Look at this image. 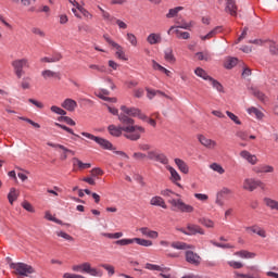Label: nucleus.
Returning <instances> with one entry per match:
<instances>
[{
	"instance_id": "2",
	"label": "nucleus",
	"mask_w": 278,
	"mask_h": 278,
	"mask_svg": "<svg viewBox=\"0 0 278 278\" xmlns=\"http://www.w3.org/2000/svg\"><path fill=\"white\" fill-rule=\"evenodd\" d=\"M10 268L14 270V275H20L21 277H29L35 273L34 267L25 263H11Z\"/></svg>"
},
{
	"instance_id": "33",
	"label": "nucleus",
	"mask_w": 278,
	"mask_h": 278,
	"mask_svg": "<svg viewBox=\"0 0 278 278\" xmlns=\"http://www.w3.org/2000/svg\"><path fill=\"white\" fill-rule=\"evenodd\" d=\"M264 203L269 210H276L278 212V201L270 198H265Z\"/></svg>"
},
{
	"instance_id": "53",
	"label": "nucleus",
	"mask_w": 278,
	"mask_h": 278,
	"mask_svg": "<svg viewBox=\"0 0 278 278\" xmlns=\"http://www.w3.org/2000/svg\"><path fill=\"white\" fill-rule=\"evenodd\" d=\"M161 194H162V197H167L168 199H170V197H173V194L175 195V197H180L179 195V193H175L173 190H170V189H164V190H162L161 191Z\"/></svg>"
},
{
	"instance_id": "30",
	"label": "nucleus",
	"mask_w": 278,
	"mask_h": 278,
	"mask_svg": "<svg viewBox=\"0 0 278 278\" xmlns=\"http://www.w3.org/2000/svg\"><path fill=\"white\" fill-rule=\"evenodd\" d=\"M74 166H78L80 170H86V168H91L92 164L84 163L81 160L74 157L73 159Z\"/></svg>"
},
{
	"instance_id": "39",
	"label": "nucleus",
	"mask_w": 278,
	"mask_h": 278,
	"mask_svg": "<svg viewBox=\"0 0 278 278\" xmlns=\"http://www.w3.org/2000/svg\"><path fill=\"white\" fill-rule=\"evenodd\" d=\"M184 10V7H176L174 9H170L168 13L166 14V18H175L176 14H179Z\"/></svg>"
},
{
	"instance_id": "52",
	"label": "nucleus",
	"mask_w": 278,
	"mask_h": 278,
	"mask_svg": "<svg viewBox=\"0 0 278 278\" xmlns=\"http://www.w3.org/2000/svg\"><path fill=\"white\" fill-rule=\"evenodd\" d=\"M228 266H230V268H235L236 270L244 268V264L238 261H228Z\"/></svg>"
},
{
	"instance_id": "60",
	"label": "nucleus",
	"mask_w": 278,
	"mask_h": 278,
	"mask_svg": "<svg viewBox=\"0 0 278 278\" xmlns=\"http://www.w3.org/2000/svg\"><path fill=\"white\" fill-rule=\"evenodd\" d=\"M132 157H134L135 160L142 161V160H147V154L141 153V152H135V153L132 154Z\"/></svg>"
},
{
	"instance_id": "21",
	"label": "nucleus",
	"mask_w": 278,
	"mask_h": 278,
	"mask_svg": "<svg viewBox=\"0 0 278 278\" xmlns=\"http://www.w3.org/2000/svg\"><path fill=\"white\" fill-rule=\"evenodd\" d=\"M172 249H177L178 251H188V249H194L193 245H190L186 242H181V241H175L172 242L170 244Z\"/></svg>"
},
{
	"instance_id": "19",
	"label": "nucleus",
	"mask_w": 278,
	"mask_h": 278,
	"mask_svg": "<svg viewBox=\"0 0 278 278\" xmlns=\"http://www.w3.org/2000/svg\"><path fill=\"white\" fill-rule=\"evenodd\" d=\"M226 12L230 16H238V7H236V0H227Z\"/></svg>"
},
{
	"instance_id": "36",
	"label": "nucleus",
	"mask_w": 278,
	"mask_h": 278,
	"mask_svg": "<svg viewBox=\"0 0 278 278\" xmlns=\"http://www.w3.org/2000/svg\"><path fill=\"white\" fill-rule=\"evenodd\" d=\"M8 199L11 205L14 204V201H16V199H18V192L16 191L15 188H11L9 194H8Z\"/></svg>"
},
{
	"instance_id": "51",
	"label": "nucleus",
	"mask_w": 278,
	"mask_h": 278,
	"mask_svg": "<svg viewBox=\"0 0 278 278\" xmlns=\"http://www.w3.org/2000/svg\"><path fill=\"white\" fill-rule=\"evenodd\" d=\"M175 34H177V38H182V40L190 39V33L188 31H181L179 29H175Z\"/></svg>"
},
{
	"instance_id": "20",
	"label": "nucleus",
	"mask_w": 278,
	"mask_h": 278,
	"mask_svg": "<svg viewBox=\"0 0 278 278\" xmlns=\"http://www.w3.org/2000/svg\"><path fill=\"white\" fill-rule=\"evenodd\" d=\"M140 233H142V236H146V238H152V240H155L160 237V233L155 230H151L147 227H142L139 229Z\"/></svg>"
},
{
	"instance_id": "63",
	"label": "nucleus",
	"mask_w": 278,
	"mask_h": 278,
	"mask_svg": "<svg viewBox=\"0 0 278 278\" xmlns=\"http://www.w3.org/2000/svg\"><path fill=\"white\" fill-rule=\"evenodd\" d=\"M194 197L199 201H207V199H208L207 194H205V193H195Z\"/></svg>"
},
{
	"instance_id": "17",
	"label": "nucleus",
	"mask_w": 278,
	"mask_h": 278,
	"mask_svg": "<svg viewBox=\"0 0 278 278\" xmlns=\"http://www.w3.org/2000/svg\"><path fill=\"white\" fill-rule=\"evenodd\" d=\"M61 105L64 110H67V112H75V110H77V101L71 98L65 99Z\"/></svg>"
},
{
	"instance_id": "32",
	"label": "nucleus",
	"mask_w": 278,
	"mask_h": 278,
	"mask_svg": "<svg viewBox=\"0 0 278 278\" xmlns=\"http://www.w3.org/2000/svg\"><path fill=\"white\" fill-rule=\"evenodd\" d=\"M194 74L198 77H201L202 79H204L205 81H210V79L212 78V76L207 75V72H205V70L201 67L195 68Z\"/></svg>"
},
{
	"instance_id": "46",
	"label": "nucleus",
	"mask_w": 278,
	"mask_h": 278,
	"mask_svg": "<svg viewBox=\"0 0 278 278\" xmlns=\"http://www.w3.org/2000/svg\"><path fill=\"white\" fill-rule=\"evenodd\" d=\"M195 58H198V60L200 61H205V62H210V60L212 59L210 56V52H198L195 53Z\"/></svg>"
},
{
	"instance_id": "58",
	"label": "nucleus",
	"mask_w": 278,
	"mask_h": 278,
	"mask_svg": "<svg viewBox=\"0 0 278 278\" xmlns=\"http://www.w3.org/2000/svg\"><path fill=\"white\" fill-rule=\"evenodd\" d=\"M20 121H25V123H29V125H31L33 127H35L36 129H40V124L31 121L30 118L27 117H20Z\"/></svg>"
},
{
	"instance_id": "14",
	"label": "nucleus",
	"mask_w": 278,
	"mask_h": 278,
	"mask_svg": "<svg viewBox=\"0 0 278 278\" xmlns=\"http://www.w3.org/2000/svg\"><path fill=\"white\" fill-rule=\"evenodd\" d=\"M240 157H242V160H247V162L249 164H252V166H255V164H257V162H258L257 156L254 154H251V152H249L247 150H242L240 152Z\"/></svg>"
},
{
	"instance_id": "31",
	"label": "nucleus",
	"mask_w": 278,
	"mask_h": 278,
	"mask_svg": "<svg viewBox=\"0 0 278 278\" xmlns=\"http://www.w3.org/2000/svg\"><path fill=\"white\" fill-rule=\"evenodd\" d=\"M164 58H165L166 62H169V64H175V62H177L175 54H173V49H170V48L165 50Z\"/></svg>"
},
{
	"instance_id": "56",
	"label": "nucleus",
	"mask_w": 278,
	"mask_h": 278,
	"mask_svg": "<svg viewBox=\"0 0 278 278\" xmlns=\"http://www.w3.org/2000/svg\"><path fill=\"white\" fill-rule=\"evenodd\" d=\"M59 121H63L64 123H66V125H71V127H75L76 125L75 121H73V118L68 116H61Z\"/></svg>"
},
{
	"instance_id": "41",
	"label": "nucleus",
	"mask_w": 278,
	"mask_h": 278,
	"mask_svg": "<svg viewBox=\"0 0 278 278\" xmlns=\"http://www.w3.org/2000/svg\"><path fill=\"white\" fill-rule=\"evenodd\" d=\"M148 92V99H153V97H155V94H160L161 97H166V99H170V97L166 96V93L157 90H151V89H147Z\"/></svg>"
},
{
	"instance_id": "47",
	"label": "nucleus",
	"mask_w": 278,
	"mask_h": 278,
	"mask_svg": "<svg viewBox=\"0 0 278 278\" xmlns=\"http://www.w3.org/2000/svg\"><path fill=\"white\" fill-rule=\"evenodd\" d=\"M55 127H60L61 129H64V131H67V134H71L72 136H75V138H79V135L75 134L73 129H71L68 126H64L60 123H54Z\"/></svg>"
},
{
	"instance_id": "64",
	"label": "nucleus",
	"mask_w": 278,
	"mask_h": 278,
	"mask_svg": "<svg viewBox=\"0 0 278 278\" xmlns=\"http://www.w3.org/2000/svg\"><path fill=\"white\" fill-rule=\"evenodd\" d=\"M157 153H159L157 150L149 151L148 154H147L148 160H152L153 161Z\"/></svg>"
},
{
	"instance_id": "7",
	"label": "nucleus",
	"mask_w": 278,
	"mask_h": 278,
	"mask_svg": "<svg viewBox=\"0 0 278 278\" xmlns=\"http://www.w3.org/2000/svg\"><path fill=\"white\" fill-rule=\"evenodd\" d=\"M103 38L104 40H106L108 45L115 49V55L118 58V60L127 61V58H125V51H123V47L121 45L112 40V38H110V35H104Z\"/></svg>"
},
{
	"instance_id": "42",
	"label": "nucleus",
	"mask_w": 278,
	"mask_h": 278,
	"mask_svg": "<svg viewBox=\"0 0 278 278\" xmlns=\"http://www.w3.org/2000/svg\"><path fill=\"white\" fill-rule=\"evenodd\" d=\"M210 168L215 173H218V175H225V168H223L218 163H212Z\"/></svg>"
},
{
	"instance_id": "22",
	"label": "nucleus",
	"mask_w": 278,
	"mask_h": 278,
	"mask_svg": "<svg viewBox=\"0 0 278 278\" xmlns=\"http://www.w3.org/2000/svg\"><path fill=\"white\" fill-rule=\"evenodd\" d=\"M247 112L248 114H250V116H255V118H257L258 121H262L264 118V113L255 106L249 108Z\"/></svg>"
},
{
	"instance_id": "28",
	"label": "nucleus",
	"mask_w": 278,
	"mask_h": 278,
	"mask_svg": "<svg viewBox=\"0 0 278 278\" xmlns=\"http://www.w3.org/2000/svg\"><path fill=\"white\" fill-rule=\"evenodd\" d=\"M220 31H223V27L217 26L205 36H200V38L201 40H210L211 38H214V36H216L217 34H220Z\"/></svg>"
},
{
	"instance_id": "29",
	"label": "nucleus",
	"mask_w": 278,
	"mask_h": 278,
	"mask_svg": "<svg viewBox=\"0 0 278 278\" xmlns=\"http://www.w3.org/2000/svg\"><path fill=\"white\" fill-rule=\"evenodd\" d=\"M238 65V58L229 56L225 60L224 66L228 71Z\"/></svg>"
},
{
	"instance_id": "43",
	"label": "nucleus",
	"mask_w": 278,
	"mask_h": 278,
	"mask_svg": "<svg viewBox=\"0 0 278 278\" xmlns=\"http://www.w3.org/2000/svg\"><path fill=\"white\" fill-rule=\"evenodd\" d=\"M55 235L59 238H63L64 240H67V242H75V238H73V236H71L64 231H56Z\"/></svg>"
},
{
	"instance_id": "23",
	"label": "nucleus",
	"mask_w": 278,
	"mask_h": 278,
	"mask_svg": "<svg viewBox=\"0 0 278 278\" xmlns=\"http://www.w3.org/2000/svg\"><path fill=\"white\" fill-rule=\"evenodd\" d=\"M149 45H160L162 42V35L152 33L147 37Z\"/></svg>"
},
{
	"instance_id": "54",
	"label": "nucleus",
	"mask_w": 278,
	"mask_h": 278,
	"mask_svg": "<svg viewBox=\"0 0 278 278\" xmlns=\"http://www.w3.org/2000/svg\"><path fill=\"white\" fill-rule=\"evenodd\" d=\"M77 10H79L83 14V16H85V18H92V14L90 12H88V10H86L84 7L77 4Z\"/></svg>"
},
{
	"instance_id": "62",
	"label": "nucleus",
	"mask_w": 278,
	"mask_h": 278,
	"mask_svg": "<svg viewBox=\"0 0 278 278\" xmlns=\"http://www.w3.org/2000/svg\"><path fill=\"white\" fill-rule=\"evenodd\" d=\"M22 206L24 207V210H26V212H31V213L35 212L34 206L29 202L22 203Z\"/></svg>"
},
{
	"instance_id": "38",
	"label": "nucleus",
	"mask_w": 278,
	"mask_h": 278,
	"mask_svg": "<svg viewBox=\"0 0 278 278\" xmlns=\"http://www.w3.org/2000/svg\"><path fill=\"white\" fill-rule=\"evenodd\" d=\"M208 81H210L211 86H213V88H215V90H217V92H224L223 85L220 83H218V80L211 77L208 79Z\"/></svg>"
},
{
	"instance_id": "37",
	"label": "nucleus",
	"mask_w": 278,
	"mask_h": 278,
	"mask_svg": "<svg viewBox=\"0 0 278 278\" xmlns=\"http://www.w3.org/2000/svg\"><path fill=\"white\" fill-rule=\"evenodd\" d=\"M98 10H100L102 17L104 18V21H108L109 23H112V21H116V18H114V16H112L110 14V12L104 11L103 8L98 5Z\"/></svg>"
},
{
	"instance_id": "40",
	"label": "nucleus",
	"mask_w": 278,
	"mask_h": 278,
	"mask_svg": "<svg viewBox=\"0 0 278 278\" xmlns=\"http://www.w3.org/2000/svg\"><path fill=\"white\" fill-rule=\"evenodd\" d=\"M101 236H103L104 238H110L111 240H118V238H123V232H102Z\"/></svg>"
},
{
	"instance_id": "57",
	"label": "nucleus",
	"mask_w": 278,
	"mask_h": 278,
	"mask_svg": "<svg viewBox=\"0 0 278 278\" xmlns=\"http://www.w3.org/2000/svg\"><path fill=\"white\" fill-rule=\"evenodd\" d=\"M201 225H203L204 227H207L208 229L214 228V223L212 222V219H200Z\"/></svg>"
},
{
	"instance_id": "1",
	"label": "nucleus",
	"mask_w": 278,
	"mask_h": 278,
	"mask_svg": "<svg viewBox=\"0 0 278 278\" xmlns=\"http://www.w3.org/2000/svg\"><path fill=\"white\" fill-rule=\"evenodd\" d=\"M118 121L121 122L123 127H118L116 125H110L108 127V131L111 136H114L115 138H121L123 136L124 131V138H127V140H131L132 142H136L142 138V134H144V127L135 125L134 118L125 115L119 114Z\"/></svg>"
},
{
	"instance_id": "61",
	"label": "nucleus",
	"mask_w": 278,
	"mask_h": 278,
	"mask_svg": "<svg viewBox=\"0 0 278 278\" xmlns=\"http://www.w3.org/2000/svg\"><path fill=\"white\" fill-rule=\"evenodd\" d=\"M152 68L154 71H160V73L164 71V66L160 65L155 60L152 61Z\"/></svg>"
},
{
	"instance_id": "45",
	"label": "nucleus",
	"mask_w": 278,
	"mask_h": 278,
	"mask_svg": "<svg viewBox=\"0 0 278 278\" xmlns=\"http://www.w3.org/2000/svg\"><path fill=\"white\" fill-rule=\"evenodd\" d=\"M115 244L117 247H129V244H134V238L132 239H119L115 241Z\"/></svg>"
},
{
	"instance_id": "6",
	"label": "nucleus",
	"mask_w": 278,
	"mask_h": 278,
	"mask_svg": "<svg viewBox=\"0 0 278 278\" xmlns=\"http://www.w3.org/2000/svg\"><path fill=\"white\" fill-rule=\"evenodd\" d=\"M168 204L172 205V207H176L178 212L186 214H192V212H194V206L186 204V202H184L181 199H169Z\"/></svg>"
},
{
	"instance_id": "44",
	"label": "nucleus",
	"mask_w": 278,
	"mask_h": 278,
	"mask_svg": "<svg viewBox=\"0 0 278 278\" xmlns=\"http://www.w3.org/2000/svg\"><path fill=\"white\" fill-rule=\"evenodd\" d=\"M100 266H101V268H104L105 271H108L109 277L114 276V274L116 273V270H115L113 265L101 264Z\"/></svg>"
},
{
	"instance_id": "48",
	"label": "nucleus",
	"mask_w": 278,
	"mask_h": 278,
	"mask_svg": "<svg viewBox=\"0 0 278 278\" xmlns=\"http://www.w3.org/2000/svg\"><path fill=\"white\" fill-rule=\"evenodd\" d=\"M126 38H127L128 42H130V45L132 47H138V38H136V35H134L131 33H128L126 35Z\"/></svg>"
},
{
	"instance_id": "15",
	"label": "nucleus",
	"mask_w": 278,
	"mask_h": 278,
	"mask_svg": "<svg viewBox=\"0 0 278 278\" xmlns=\"http://www.w3.org/2000/svg\"><path fill=\"white\" fill-rule=\"evenodd\" d=\"M187 231L188 236H197V233H200V236H205V230H203L201 226L194 224H188Z\"/></svg>"
},
{
	"instance_id": "3",
	"label": "nucleus",
	"mask_w": 278,
	"mask_h": 278,
	"mask_svg": "<svg viewBox=\"0 0 278 278\" xmlns=\"http://www.w3.org/2000/svg\"><path fill=\"white\" fill-rule=\"evenodd\" d=\"M11 66L13 67L17 79H21V77L25 75V71L23 68H29V60L26 58L14 60L12 61Z\"/></svg>"
},
{
	"instance_id": "26",
	"label": "nucleus",
	"mask_w": 278,
	"mask_h": 278,
	"mask_svg": "<svg viewBox=\"0 0 278 278\" xmlns=\"http://www.w3.org/2000/svg\"><path fill=\"white\" fill-rule=\"evenodd\" d=\"M235 255H237V257H241L242 260H253L256 254L247 250H241L236 252Z\"/></svg>"
},
{
	"instance_id": "18",
	"label": "nucleus",
	"mask_w": 278,
	"mask_h": 278,
	"mask_svg": "<svg viewBox=\"0 0 278 278\" xmlns=\"http://www.w3.org/2000/svg\"><path fill=\"white\" fill-rule=\"evenodd\" d=\"M167 170L170 173V181H173V184H176L178 188H181V184L177 182V181H181V176L179 175V173H177V169L174 167L167 166Z\"/></svg>"
},
{
	"instance_id": "50",
	"label": "nucleus",
	"mask_w": 278,
	"mask_h": 278,
	"mask_svg": "<svg viewBox=\"0 0 278 278\" xmlns=\"http://www.w3.org/2000/svg\"><path fill=\"white\" fill-rule=\"evenodd\" d=\"M51 112H53L54 114H59V116H66V111H64L62 108L56 106V105H52L50 108Z\"/></svg>"
},
{
	"instance_id": "5",
	"label": "nucleus",
	"mask_w": 278,
	"mask_h": 278,
	"mask_svg": "<svg viewBox=\"0 0 278 278\" xmlns=\"http://www.w3.org/2000/svg\"><path fill=\"white\" fill-rule=\"evenodd\" d=\"M72 270H74V273H87L88 275H91V277H101L102 275L101 271H99L97 268H93L88 262L74 265Z\"/></svg>"
},
{
	"instance_id": "27",
	"label": "nucleus",
	"mask_w": 278,
	"mask_h": 278,
	"mask_svg": "<svg viewBox=\"0 0 278 278\" xmlns=\"http://www.w3.org/2000/svg\"><path fill=\"white\" fill-rule=\"evenodd\" d=\"M175 164L179 168L180 173L188 175V173H189L188 164H186V162H184V160L175 159Z\"/></svg>"
},
{
	"instance_id": "12",
	"label": "nucleus",
	"mask_w": 278,
	"mask_h": 278,
	"mask_svg": "<svg viewBox=\"0 0 278 278\" xmlns=\"http://www.w3.org/2000/svg\"><path fill=\"white\" fill-rule=\"evenodd\" d=\"M231 193H232L231 189L224 187L220 191L217 192L216 200H215L216 205H219V207H223V205H225V201H223V198Z\"/></svg>"
},
{
	"instance_id": "55",
	"label": "nucleus",
	"mask_w": 278,
	"mask_h": 278,
	"mask_svg": "<svg viewBox=\"0 0 278 278\" xmlns=\"http://www.w3.org/2000/svg\"><path fill=\"white\" fill-rule=\"evenodd\" d=\"M226 114L230 118V121H233L236 123V125H242V122H240V118H238L236 116V114H233V113H231L229 111H226Z\"/></svg>"
},
{
	"instance_id": "59",
	"label": "nucleus",
	"mask_w": 278,
	"mask_h": 278,
	"mask_svg": "<svg viewBox=\"0 0 278 278\" xmlns=\"http://www.w3.org/2000/svg\"><path fill=\"white\" fill-rule=\"evenodd\" d=\"M90 173L92 177H99L103 175V169L96 167V168H92Z\"/></svg>"
},
{
	"instance_id": "4",
	"label": "nucleus",
	"mask_w": 278,
	"mask_h": 278,
	"mask_svg": "<svg viewBox=\"0 0 278 278\" xmlns=\"http://www.w3.org/2000/svg\"><path fill=\"white\" fill-rule=\"evenodd\" d=\"M81 136L88 138L89 140H93V142H96L97 144H99V147L105 149L106 151H114V146L108 139L97 137L90 132H81Z\"/></svg>"
},
{
	"instance_id": "10",
	"label": "nucleus",
	"mask_w": 278,
	"mask_h": 278,
	"mask_svg": "<svg viewBox=\"0 0 278 278\" xmlns=\"http://www.w3.org/2000/svg\"><path fill=\"white\" fill-rule=\"evenodd\" d=\"M47 144H48V147H52L53 149H61V151H62L61 160L62 161L68 160V153H71L72 155H75V151L64 147L63 144L53 143V142H48Z\"/></svg>"
},
{
	"instance_id": "11",
	"label": "nucleus",
	"mask_w": 278,
	"mask_h": 278,
	"mask_svg": "<svg viewBox=\"0 0 278 278\" xmlns=\"http://www.w3.org/2000/svg\"><path fill=\"white\" fill-rule=\"evenodd\" d=\"M186 262L192 264L193 266H199L201 264V256L190 250L186 251Z\"/></svg>"
},
{
	"instance_id": "34",
	"label": "nucleus",
	"mask_w": 278,
	"mask_h": 278,
	"mask_svg": "<svg viewBox=\"0 0 278 278\" xmlns=\"http://www.w3.org/2000/svg\"><path fill=\"white\" fill-rule=\"evenodd\" d=\"M134 242L139 247H153V241L147 239L134 238Z\"/></svg>"
},
{
	"instance_id": "8",
	"label": "nucleus",
	"mask_w": 278,
	"mask_h": 278,
	"mask_svg": "<svg viewBox=\"0 0 278 278\" xmlns=\"http://www.w3.org/2000/svg\"><path fill=\"white\" fill-rule=\"evenodd\" d=\"M266 185L261 180H255L253 178H247L243 181V190H249V192H253V190H257V188H265Z\"/></svg>"
},
{
	"instance_id": "9",
	"label": "nucleus",
	"mask_w": 278,
	"mask_h": 278,
	"mask_svg": "<svg viewBox=\"0 0 278 278\" xmlns=\"http://www.w3.org/2000/svg\"><path fill=\"white\" fill-rule=\"evenodd\" d=\"M122 112H124V116H138L141 121H144L147 116L140 112V110L136 108H127L125 105L121 106Z\"/></svg>"
},
{
	"instance_id": "16",
	"label": "nucleus",
	"mask_w": 278,
	"mask_h": 278,
	"mask_svg": "<svg viewBox=\"0 0 278 278\" xmlns=\"http://www.w3.org/2000/svg\"><path fill=\"white\" fill-rule=\"evenodd\" d=\"M150 205H154L155 207H162L163 210H167L166 201L160 195L152 197L150 200Z\"/></svg>"
},
{
	"instance_id": "35",
	"label": "nucleus",
	"mask_w": 278,
	"mask_h": 278,
	"mask_svg": "<svg viewBox=\"0 0 278 278\" xmlns=\"http://www.w3.org/2000/svg\"><path fill=\"white\" fill-rule=\"evenodd\" d=\"M153 162H160V164H168V157L164 153L157 152L156 156H154Z\"/></svg>"
},
{
	"instance_id": "49",
	"label": "nucleus",
	"mask_w": 278,
	"mask_h": 278,
	"mask_svg": "<svg viewBox=\"0 0 278 278\" xmlns=\"http://www.w3.org/2000/svg\"><path fill=\"white\" fill-rule=\"evenodd\" d=\"M256 173H275V167L270 165H262Z\"/></svg>"
},
{
	"instance_id": "13",
	"label": "nucleus",
	"mask_w": 278,
	"mask_h": 278,
	"mask_svg": "<svg viewBox=\"0 0 278 278\" xmlns=\"http://www.w3.org/2000/svg\"><path fill=\"white\" fill-rule=\"evenodd\" d=\"M198 140L202 144V147H205V149H214L215 147L218 146V143H216V141L208 139L207 137H205L203 135H199Z\"/></svg>"
},
{
	"instance_id": "25",
	"label": "nucleus",
	"mask_w": 278,
	"mask_h": 278,
	"mask_svg": "<svg viewBox=\"0 0 278 278\" xmlns=\"http://www.w3.org/2000/svg\"><path fill=\"white\" fill-rule=\"evenodd\" d=\"M147 270H157L160 273H168L170 270V267H161L160 265L147 263L146 264Z\"/></svg>"
},
{
	"instance_id": "24",
	"label": "nucleus",
	"mask_w": 278,
	"mask_h": 278,
	"mask_svg": "<svg viewBox=\"0 0 278 278\" xmlns=\"http://www.w3.org/2000/svg\"><path fill=\"white\" fill-rule=\"evenodd\" d=\"M43 79H60V72H53L51 70H46L41 72Z\"/></svg>"
}]
</instances>
